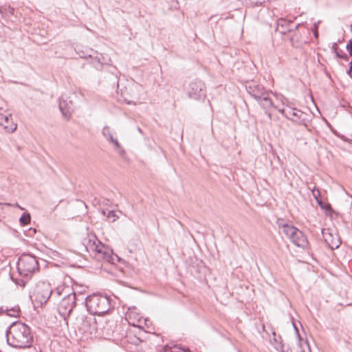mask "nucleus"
Wrapping results in <instances>:
<instances>
[{"label": "nucleus", "mask_w": 352, "mask_h": 352, "mask_svg": "<svg viewBox=\"0 0 352 352\" xmlns=\"http://www.w3.org/2000/svg\"><path fill=\"white\" fill-rule=\"evenodd\" d=\"M321 207H322V208L326 209V210H331V205H330V204H325L324 206H321Z\"/></svg>", "instance_id": "obj_36"}, {"label": "nucleus", "mask_w": 352, "mask_h": 352, "mask_svg": "<svg viewBox=\"0 0 352 352\" xmlns=\"http://www.w3.org/2000/svg\"><path fill=\"white\" fill-rule=\"evenodd\" d=\"M270 342L274 350L277 352H285L280 336L277 335L273 331H272V336H270Z\"/></svg>", "instance_id": "obj_14"}, {"label": "nucleus", "mask_w": 352, "mask_h": 352, "mask_svg": "<svg viewBox=\"0 0 352 352\" xmlns=\"http://www.w3.org/2000/svg\"><path fill=\"white\" fill-rule=\"evenodd\" d=\"M131 338V333H129L127 336H126V339L127 340H129V338Z\"/></svg>", "instance_id": "obj_42"}, {"label": "nucleus", "mask_w": 352, "mask_h": 352, "mask_svg": "<svg viewBox=\"0 0 352 352\" xmlns=\"http://www.w3.org/2000/svg\"><path fill=\"white\" fill-rule=\"evenodd\" d=\"M245 89L248 93L256 100L269 91L265 89L263 85L254 80L248 82L245 85Z\"/></svg>", "instance_id": "obj_9"}, {"label": "nucleus", "mask_w": 352, "mask_h": 352, "mask_svg": "<svg viewBox=\"0 0 352 352\" xmlns=\"http://www.w3.org/2000/svg\"><path fill=\"white\" fill-rule=\"evenodd\" d=\"M299 25H296L295 29L296 30L298 28Z\"/></svg>", "instance_id": "obj_46"}, {"label": "nucleus", "mask_w": 352, "mask_h": 352, "mask_svg": "<svg viewBox=\"0 0 352 352\" xmlns=\"http://www.w3.org/2000/svg\"><path fill=\"white\" fill-rule=\"evenodd\" d=\"M294 328H295L296 331L298 332V329H297V327L295 326V324H294Z\"/></svg>", "instance_id": "obj_44"}, {"label": "nucleus", "mask_w": 352, "mask_h": 352, "mask_svg": "<svg viewBox=\"0 0 352 352\" xmlns=\"http://www.w3.org/2000/svg\"><path fill=\"white\" fill-rule=\"evenodd\" d=\"M333 50L336 51V56L340 58L345 59L346 58V55L344 54L342 50H338V46L336 43H334L333 45Z\"/></svg>", "instance_id": "obj_25"}, {"label": "nucleus", "mask_w": 352, "mask_h": 352, "mask_svg": "<svg viewBox=\"0 0 352 352\" xmlns=\"http://www.w3.org/2000/svg\"><path fill=\"white\" fill-rule=\"evenodd\" d=\"M72 291L71 288L68 286L59 285L54 290L52 289V296L57 299L61 296L65 297V294H68Z\"/></svg>", "instance_id": "obj_19"}, {"label": "nucleus", "mask_w": 352, "mask_h": 352, "mask_svg": "<svg viewBox=\"0 0 352 352\" xmlns=\"http://www.w3.org/2000/svg\"><path fill=\"white\" fill-rule=\"evenodd\" d=\"M351 26H352V24H351Z\"/></svg>", "instance_id": "obj_50"}, {"label": "nucleus", "mask_w": 352, "mask_h": 352, "mask_svg": "<svg viewBox=\"0 0 352 352\" xmlns=\"http://www.w3.org/2000/svg\"><path fill=\"white\" fill-rule=\"evenodd\" d=\"M102 135L107 139L108 141H113L114 139L112 133H111L110 128L107 126H104L102 129Z\"/></svg>", "instance_id": "obj_23"}, {"label": "nucleus", "mask_w": 352, "mask_h": 352, "mask_svg": "<svg viewBox=\"0 0 352 352\" xmlns=\"http://www.w3.org/2000/svg\"><path fill=\"white\" fill-rule=\"evenodd\" d=\"M291 242L297 247L301 248L302 249L307 248L309 245L307 237L300 230H298V231L296 232Z\"/></svg>", "instance_id": "obj_13"}, {"label": "nucleus", "mask_w": 352, "mask_h": 352, "mask_svg": "<svg viewBox=\"0 0 352 352\" xmlns=\"http://www.w3.org/2000/svg\"><path fill=\"white\" fill-rule=\"evenodd\" d=\"M30 214L29 213H23L20 217V223L21 225H28L30 222Z\"/></svg>", "instance_id": "obj_24"}, {"label": "nucleus", "mask_w": 352, "mask_h": 352, "mask_svg": "<svg viewBox=\"0 0 352 352\" xmlns=\"http://www.w3.org/2000/svg\"><path fill=\"white\" fill-rule=\"evenodd\" d=\"M38 269V263L34 256L28 254H22L17 263V270L20 278H14L13 275L10 277L17 285L24 287L28 280Z\"/></svg>", "instance_id": "obj_2"}, {"label": "nucleus", "mask_w": 352, "mask_h": 352, "mask_svg": "<svg viewBox=\"0 0 352 352\" xmlns=\"http://www.w3.org/2000/svg\"><path fill=\"white\" fill-rule=\"evenodd\" d=\"M133 314V310L129 309V311L127 312V316L131 318L132 317V315Z\"/></svg>", "instance_id": "obj_38"}, {"label": "nucleus", "mask_w": 352, "mask_h": 352, "mask_svg": "<svg viewBox=\"0 0 352 352\" xmlns=\"http://www.w3.org/2000/svg\"><path fill=\"white\" fill-rule=\"evenodd\" d=\"M352 71V62L350 63V67H349V69L348 71V74H350Z\"/></svg>", "instance_id": "obj_41"}, {"label": "nucleus", "mask_w": 352, "mask_h": 352, "mask_svg": "<svg viewBox=\"0 0 352 352\" xmlns=\"http://www.w3.org/2000/svg\"><path fill=\"white\" fill-rule=\"evenodd\" d=\"M287 118L299 125H302L306 129L312 120V115L310 112H305L301 110L288 107Z\"/></svg>", "instance_id": "obj_6"}, {"label": "nucleus", "mask_w": 352, "mask_h": 352, "mask_svg": "<svg viewBox=\"0 0 352 352\" xmlns=\"http://www.w3.org/2000/svg\"><path fill=\"white\" fill-rule=\"evenodd\" d=\"M282 225H290V224L285 223L283 219H278V221H277V226H278L279 229L282 230Z\"/></svg>", "instance_id": "obj_29"}, {"label": "nucleus", "mask_w": 352, "mask_h": 352, "mask_svg": "<svg viewBox=\"0 0 352 352\" xmlns=\"http://www.w3.org/2000/svg\"><path fill=\"white\" fill-rule=\"evenodd\" d=\"M82 243L87 251L91 252L97 260L113 263V250L102 243L95 234H87Z\"/></svg>", "instance_id": "obj_3"}, {"label": "nucleus", "mask_w": 352, "mask_h": 352, "mask_svg": "<svg viewBox=\"0 0 352 352\" xmlns=\"http://www.w3.org/2000/svg\"><path fill=\"white\" fill-rule=\"evenodd\" d=\"M273 94L272 91H269L264 95H263L261 98L258 99L256 101L258 102L259 105L265 110V113L270 118H271V114L269 112L270 109L272 108H276L274 105V102L271 96Z\"/></svg>", "instance_id": "obj_11"}, {"label": "nucleus", "mask_w": 352, "mask_h": 352, "mask_svg": "<svg viewBox=\"0 0 352 352\" xmlns=\"http://www.w3.org/2000/svg\"><path fill=\"white\" fill-rule=\"evenodd\" d=\"M0 125L2 126L8 133H13L17 127L16 124L12 120L11 113H7L6 116L3 117L2 122H0Z\"/></svg>", "instance_id": "obj_15"}, {"label": "nucleus", "mask_w": 352, "mask_h": 352, "mask_svg": "<svg viewBox=\"0 0 352 352\" xmlns=\"http://www.w3.org/2000/svg\"><path fill=\"white\" fill-rule=\"evenodd\" d=\"M250 1V3L253 6H261L264 0H249Z\"/></svg>", "instance_id": "obj_28"}, {"label": "nucleus", "mask_w": 352, "mask_h": 352, "mask_svg": "<svg viewBox=\"0 0 352 352\" xmlns=\"http://www.w3.org/2000/svg\"><path fill=\"white\" fill-rule=\"evenodd\" d=\"M111 142L115 145L116 148H119L120 147V144L116 139H113V141H111Z\"/></svg>", "instance_id": "obj_34"}, {"label": "nucleus", "mask_w": 352, "mask_h": 352, "mask_svg": "<svg viewBox=\"0 0 352 352\" xmlns=\"http://www.w3.org/2000/svg\"><path fill=\"white\" fill-rule=\"evenodd\" d=\"M188 95L190 98L194 100L205 98L206 93L204 83L201 80L197 79L192 81L189 84Z\"/></svg>", "instance_id": "obj_8"}, {"label": "nucleus", "mask_w": 352, "mask_h": 352, "mask_svg": "<svg viewBox=\"0 0 352 352\" xmlns=\"http://www.w3.org/2000/svg\"><path fill=\"white\" fill-rule=\"evenodd\" d=\"M1 312H5L7 316H9L11 317H17L19 316L20 309H19V306H15L10 309L6 308V309H4L3 308H1Z\"/></svg>", "instance_id": "obj_22"}, {"label": "nucleus", "mask_w": 352, "mask_h": 352, "mask_svg": "<svg viewBox=\"0 0 352 352\" xmlns=\"http://www.w3.org/2000/svg\"><path fill=\"white\" fill-rule=\"evenodd\" d=\"M290 32L292 33L290 41L293 47L300 48L302 47L304 44L308 43V41L302 38L301 34L298 31L292 30Z\"/></svg>", "instance_id": "obj_12"}, {"label": "nucleus", "mask_w": 352, "mask_h": 352, "mask_svg": "<svg viewBox=\"0 0 352 352\" xmlns=\"http://www.w3.org/2000/svg\"><path fill=\"white\" fill-rule=\"evenodd\" d=\"M312 193H313L314 197L316 199H318V197H319L320 195V192L318 190H313Z\"/></svg>", "instance_id": "obj_33"}, {"label": "nucleus", "mask_w": 352, "mask_h": 352, "mask_svg": "<svg viewBox=\"0 0 352 352\" xmlns=\"http://www.w3.org/2000/svg\"><path fill=\"white\" fill-rule=\"evenodd\" d=\"M107 217L108 219H111L113 222L116 221L118 219V216L116 214L115 211L109 210L107 214Z\"/></svg>", "instance_id": "obj_26"}, {"label": "nucleus", "mask_w": 352, "mask_h": 352, "mask_svg": "<svg viewBox=\"0 0 352 352\" xmlns=\"http://www.w3.org/2000/svg\"><path fill=\"white\" fill-rule=\"evenodd\" d=\"M138 131H139L140 133H142V129H141L140 128H138Z\"/></svg>", "instance_id": "obj_43"}, {"label": "nucleus", "mask_w": 352, "mask_h": 352, "mask_svg": "<svg viewBox=\"0 0 352 352\" xmlns=\"http://www.w3.org/2000/svg\"><path fill=\"white\" fill-rule=\"evenodd\" d=\"M8 12L10 14L13 15V14H14V9L13 8H12V7H10V6H9V7L8 8Z\"/></svg>", "instance_id": "obj_35"}, {"label": "nucleus", "mask_w": 352, "mask_h": 352, "mask_svg": "<svg viewBox=\"0 0 352 352\" xmlns=\"http://www.w3.org/2000/svg\"><path fill=\"white\" fill-rule=\"evenodd\" d=\"M52 294V288L49 282L38 281L31 288L30 297L36 306L46 303Z\"/></svg>", "instance_id": "obj_5"}, {"label": "nucleus", "mask_w": 352, "mask_h": 352, "mask_svg": "<svg viewBox=\"0 0 352 352\" xmlns=\"http://www.w3.org/2000/svg\"><path fill=\"white\" fill-rule=\"evenodd\" d=\"M138 342H140V338L135 337L134 344H138Z\"/></svg>", "instance_id": "obj_40"}, {"label": "nucleus", "mask_w": 352, "mask_h": 352, "mask_svg": "<svg viewBox=\"0 0 352 352\" xmlns=\"http://www.w3.org/2000/svg\"><path fill=\"white\" fill-rule=\"evenodd\" d=\"M179 352L178 351H182V352H191L188 348L183 347L179 344L170 343L164 346V352Z\"/></svg>", "instance_id": "obj_21"}, {"label": "nucleus", "mask_w": 352, "mask_h": 352, "mask_svg": "<svg viewBox=\"0 0 352 352\" xmlns=\"http://www.w3.org/2000/svg\"><path fill=\"white\" fill-rule=\"evenodd\" d=\"M1 14V10L0 9V15Z\"/></svg>", "instance_id": "obj_48"}, {"label": "nucleus", "mask_w": 352, "mask_h": 352, "mask_svg": "<svg viewBox=\"0 0 352 352\" xmlns=\"http://www.w3.org/2000/svg\"><path fill=\"white\" fill-rule=\"evenodd\" d=\"M76 303V296L74 292H70L65 294V296L63 297L60 302L58 310L59 312L65 316L69 315L73 309L75 307Z\"/></svg>", "instance_id": "obj_7"}, {"label": "nucleus", "mask_w": 352, "mask_h": 352, "mask_svg": "<svg viewBox=\"0 0 352 352\" xmlns=\"http://www.w3.org/2000/svg\"><path fill=\"white\" fill-rule=\"evenodd\" d=\"M97 58H98V62H100V63H102L100 61V58H99V57H97Z\"/></svg>", "instance_id": "obj_45"}, {"label": "nucleus", "mask_w": 352, "mask_h": 352, "mask_svg": "<svg viewBox=\"0 0 352 352\" xmlns=\"http://www.w3.org/2000/svg\"><path fill=\"white\" fill-rule=\"evenodd\" d=\"M7 343L14 347H29L33 340L30 328L21 322H14L6 330Z\"/></svg>", "instance_id": "obj_1"}, {"label": "nucleus", "mask_w": 352, "mask_h": 352, "mask_svg": "<svg viewBox=\"0 0 352 352\" xmlns=\"http://www.w3.org/2000/svg\"><path fill=\"white\" fill-rule=\"evenodd\" d=\"M346 48L347 51L349 52V54H352V40H350L349 43H347Z\"/></svg>", "instance_id": "obj_30"}, {"label": "nucleus", "mask_w": 352, "mask_h": 352, "mask_svg": "<svg viewBox=\"0 0 352 352\" xmlns=\"http://www.w3.org/2000/svg\"><path fill=\"white\" fill-rule=\"evenodd\" d=\"M313 32H314V36L316 38H318V26L316 23L314 25Z\"/></svg>", "instance_id": "obj_32"}, {"label": "nucleus", "mask_w": 352, "mask_h": 352, "mask_svg": "<svg viewBox=\"0 0 352 352\" xmlns=\"http://www.w3.org/2000/svg\"><path fill=\"white\" fill-rule=\"evenodd\" d=\"M124 101H125V102H126V104H136L135 102H133V101H131V100H126V99H124Z\"/></svg>", "instance_id": "obj_39"}, {"label": "nucleus", "mask_w": 352, "mask_h": 352, "mask_svg": "<svg viewBox=\"0 0 352 352\" xmlns=\"http://www.w3.org/2000/svg\"><path fill=\"white\" fill-rule=\"evenodd\" d=\"M68 104L66 100L60 99L59 100V109L63 116L66 118H69L72 115V102Z\"/></svg>", "instance_id": "obj_17"}, {"label": "nucleus", "mask_w": 352, "mask_h": 352, "mask_svg": "<svg viewBox=\"0 0 352 352\" xmlns=\"http://www.w3.org/2000/svg\"><path fill=\"white\" fill-rule=\"evenodd\" d=\"M7 113H10L8 112V109L6 108V106L0 107V122H2L3 117L6 116Z\"/></svg>", "instance_id": "obj_27"}, {"label": "nucleus", "mask_w": 352, "mask_h": 352, "mask_svg": "<svg viewBox=\"0 0 352 352\" xmlns=\"http://www.w3.org/2000/svg\"><path fill=\"white\" fill-rule=\"evenodd\" d=\"M138 322H140V323L141 322V320H140V318H138Z\"/></svg>", "instance_id": "obj_47"}, {"label": "nucleus", "mask_w": 352, "mask_h": 352, "mask_svg": "<svg viewBox=\"0 0 352 352\" xmlns=\"http://www.w3.org/2000/svg\"><path fill=\"white\" fill-rule=\"evenodd\" d=\"M324 237L325 242L331 250L337 249L341 244V241L338 236H334L331 233H326Z\"/></svg>", "instance_id": "obj_16"}, {"label": "nucleus", "mask_w": 352, "mask_h": 352, "mask_svg": "<svg viewBox=\"0 0 352 352\" xmlns=\"http://www.w3.org/2000/svg\"><path fill=\"white\" fill-rule=\"evenodd\" d=\"M298 228L294 227L293 225H282V231L285 234V236L292 241L298 231Z\"/></svg>", "instance_id": "obj_20"}, {"label": "nucleus", "mask_w": 352, "mask_h": 352, "mask_svg": "<svg viewBox=\"0 0 352 352\" xmlns=\"http://www.w3.org/2000/svg\"><path fill=\"white\" fill-rule=\"evenodd\" d=\"M292 24V22L286 21L283 18H280L276 21V31H278L283 34H285L287 31L290 32L292 29L290 28H287V27Z\"/></svg>", "instance_id": "obj_18"}, {"label": "nucleus", "mask_w": 352, "mask_h": 352, "mask_svg": "<svg viewBox=\"0 0 352 352\" xmlns=\"http://www.w3.org/2000/svg\"><path fill=\"white\" fill-rule=\"evenodd\" d=\"M278 109V111L281 113L284 116H285L287 118V113L288 112V107L286 109H278L277 107L276 108Z\"/></svg>", "instance_id": "obj_31"}, {"label": "nucleus", "mask_w": 352, "mask_h": 352, "mask_svg": "<svg viewBox=\"0 0 352 352\" xmlns=\"http://www.w3.org/2000/svg\"><path fill=\"white\" fill-rule=\"evenodd\" d=\"M86 307L91 314L98 316L107 314L113 308L109 297L95 294L86 298Z\"/></svg>", "instance_id": "obj_4"}, {"label": "nucleus", "mask_w": 352, "mask_h": 352, "mask_svg": "<svg viewBox=\"0 0 352 352\" xmlns=\"http://www.w3.org/2000/svg\"><path fill=\"white\" fill-rule=\"evenodd\" d=\"M350 56H352V54H350Z\"/></svg>", "instance_id": "obj_49"}, {"label": "nucleus", "mask_w": 352, "mask_h": 352, "mask_svg": "<svg viewBox=\"0 0 352 352\" xmlns=\"http://www.w3.org/2000/svg\"><path fill=\"white\" fill-rule=\"evenodd\" d=\"M76 325L79 330L92 333L96 329V323L94 318L80 316L76 318Z\"/></svg>", "instance_id": "obj_10"}, {"label": "nucleus", "mask_w": 352, "mask_h": 352, "mask_svg": "<svg viewBox=\"0 0 352 352\" xmlns=\"http://www.w3.org/2000/svg\"><path fill=\"white\" fill-rule=\"evenodd\" d=\"M145 325L147 327L148 329H150L149 324H151V322L149 320L145 319L144 320Z\"/></svg>", "instance_id": "obj_37"}]
</instances>
